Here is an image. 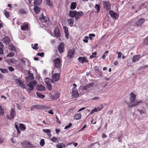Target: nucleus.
Returning <instances> with one entry per match:
<instances>
[{
    "label": "nucleus",
    "instance_id": "1",
    "mask_svg": "<svg viewBox=\"0 0 148 148\" xmlns=\"http://www.w3.org/2000/svg\"><path fill=\"white\" fill-rule=\"evenodd\" d=\"M136 98V95L134 94L133 92H131L130 95V100L131 103H130L128 105V107L129 108H132L138 105L140 103L142 102L141 100L139 101H135Z\"/></svg>",
    "mask_w": 148,
    "mask_h": 148
},
{
    "label": "nucleus",
    "instance_id": "2",
    "mask_svg": "<svg viewBox=\"0 0 148 148\" xmlns=\"http://www.w3.org/2000/svg\"><path fill=\"white\" fill-rule=\"evenodd\" d=\"M145 20L144 18H139L138 17L134 19L133 25L134 26L138 27L142 25L144 23Z\"/></svg>",
    "mask_w": 148,
    "mask_h": 148
},
{
    "label": "nucleus",
    "instance_id": "3",
    "mask_svg": "<svg viewBox=\"0 0 148 148\" xmlns=\"http://www.w3.org/2000/svg\"><path fill=\"white\" fill-rule=\"evenodd\" d=\"M51 99L53 100H56L60 96V93L57 90H53L50 93Z\"/></svg>",
    "mask_w": 148,
    "mask_h": 148
},
{
    "label": "nucleus",
    "instance_id": "4",
    "mask_svg": "<svg viewBox=\"0 0 148 148\" xmlns=\"http://www.w3.org/2000/svg\"><path fill=\"white\" fill-rule=\"evenodd\" d=\"M53 64L54 66L58 69L60 68L61 62L60 58H58L54 59L53 60Z\"/></svg>",
    "mask_w": 148,
    "mask_h": 148
},
{
    "label": "nucleus",
    "instance_id": "5",
    "mask_svg": "<svg viewBox=\"0 0 148 148\" xmlns=\"http://www.w3.org/2000/svg\"><path fill=\"white\" fill-rule=\"evenodd\" d=\"M37 84V82L36 81H32L28 83L27 84V86L29 87V88L27 89V91L32 90H33L34 87Z\"/></svg>",
    "mask_w": 148,
    "mask_h": 148
},
{
    "label": "nucleus",
    "instance_id": "6",
    "mask_svg": "<svg viewBox=\"0 0 148 148\" xmlns=\"http://www.w3.org/2000/svg\"><path fill=\"white\" fill-rule=\"evenodd\" d=\"M60 74L58 73H55L53 74L51 79V82L54 83L58 81L60 79Z\"/></svg>",
    "mask_w": 148,
    "mask_h": 148
},
{
    "label": "nucleus",
    "instance_id": "7",
    "mask_svg": "<svg viewBox=\"0 0 148 148\" xmlns=\"http://www.w3.org/2000/svg\"><path fill=\"white\" fill-rule=\"evenodd\" d=\"M15 81L16 83L19 86L23 89H26V87L23 81L20 79H16Z\"/></svg>",
    "mask_w": 148,
    "mask_h": 148
},
{
    "label": "nucleus",
    "instance_id": "8",
    "mask_svg": "<svg viewBox=\"0 0 148 148\" xmlns=\"http://www.w3.org/2000/svg\"><path fill=\"white\" fill-rule=\"evenodd\" d=\"M45 82L47 85V88H48L49 90H51L52 89L51 84V79H50L49 78L46 77L45 79Z\"/></svg>",
    "mask_w": 148,
    "mask_h": 148
},
{
    "label": "nucleus",
    "instance_id": "9",
    "mask_svg": "<svg viewBox=\"0 0 148 148\" xmlns=\"http://www.w3.org/2000/svg\"><path fill=\"white\" fill-rule=\"evenodd\" d=\"M103 5L104 8L106 10H109L111 9V5L108 1H103Z\"/></svg>",
    "mask_w": 148,
    "mask_h": 148
},
{
    "label": "nucleus",
    "instance_id": "10",
    "mask_svg": "<svg viewBox=\"0 0 148 148\" xmlns=\"http://www.w3.org/2000/svg\"><path fill=\"white\" fill-rule=\"evenodd\" d=\"M46 106H40L39 105H35L33 106L31 108L32 110H34L35 109L38 110L40 109H43L45 108Z\"/></svg>",
    "mask_w": 148,
    "mask_h": 148
},
{
    "label": "nucleus",
    "instance_id": "11",
    "mask_svg": "<svg viewBox=\"0 0 148 148\" xmlns=\"http://www.w3.org/2000/svg\"><path fill=\"white\" fill-rule=\"evenodd\" d=\"M31 72V71H29L28 73V76L26 77V79L27 81L32 80L34 78L33 75Z\"/></svg>",
    "mask_w": 148,
    "mask_h": 148
},
{
    "label": "nucleus",
    "instance_id": "12",
    "mask_svg": "<svg viewBox=\"0 0 148 148\" xmlns=\"http://www.w3.org/2000/svg\"><path fill=\"white\" fill-rule=\"evenodd\" d=\"M75 53V50L70 49L68 52L67 57L70 59H71L73 57V55Z\"/></svg>",
    "mask_w": 148,
    "mask_h": 148
},
{
    "label": "nucleus",
    "instance_id": "13",
    "mask_svg": "<svg viewBox=\"0 0 148 148\" xmlns=\"http://www.w3.org/2000/svg\"><path fill=\"white\" fill-rule=\"evenodd\" d=\"M10 41V39L6 36H5L2 39V42L4 44H7L9 43Z\"/></svg>",
    "mask_w": 148,
    "mask_h": 148
},
{
    "label": "nucleus",
    "instance_id": "14",
    "mask_svg": "<svg viewBox=\"0 0 148 148\" xmlns=\"http://www.w3.org/2000/svg\"><path fill=\"white\" fill-rule=\"evenodd\" d=\"M76 16L75 17V18L76 20L79 19L84 14V12L82 11L76 12Z\"/></svg>",
    "mask_w": 148,
    "mask_h": 148
},
{
    "label": "nucleus",
    "instance_id": "15",
    "mask_svg": "<svg viewBox=\"0 0 148 148\" xmlns=\"http://www.w3.org/2000/svg\"><path fill=\"white\" fill-rule=\"evenodd\" d=\"M76 11V10H70L69 12V16L70 17L73 18L75 17Z\"/></svg>",
    "mask_w": 148,
    "mask_h": 148
},
{
    "label": "nucleus",
    "instance_id": "16",
    "mask_svg": "<svg viewBox=\"0 0 148 148\" xmlns=\"http://www.w3.org/2000/svg\"><path fill=\"white\" fill-rule=\"evenodd\" d=\"M109 13L110 16L116 19L118 16V15L116 13L114 12L112 10H110L109 11Z\"/></svg>",
    "mask_w": 148,
    "mask_h": 148
},
{
    "label": "nucleus",
    "instance_id": "17",
    "mask_svg": "<svg viewBox=\"0 0 148 148\" xmlns=\"http://www.w3.org/2000/svg\"><path fill=\"white\" fill-rule=\"evenodd\" d=\"M64 44L63 43H61L58 46V51L60 53H62L64 51Z\"/></svg>",
    "mask_w": 148,
    "mask_h": 148
},
{
    "label": "nucleus",
    "instance_id": "18",
    "mask_svg": "<svg viewBox=\"0 0 148 148\" xmlns=\"http://www.w3.org/2000/svg\"><path fill=\"white\" fill-rule=\"evenodd\" d=\"M15 115V111L12 108L11 109L10 112V118H9V116L7 117L8 119H9L10 120H12L14 119V117Z\"/></svg>",
    "mask_w": 148,
    "mask_h": 148
},
{
    "label": "nucleus",
    "instance_id": "19",
    "mask_svg": "<svg viewBox=\"0 0 148 148\" xmlns=\"http://www.w3.org/2000/svg\"><path fill=\"white\" fill-rule=\"evenodd\" d=\"M94 83H91L85 86H82V89L87 90L88 88L92 87Z\"/></svg>",
    "mask_w": 148,
    "mask_h": 148
},
{
    "label": "nucleus",
    "instance_id": "20",
    "mask_svg": "<svg viewBox=\"0 0 148 148\" xmlns=\"http://www.w3.org/2000/svg\"><path fill=\"white\" fill-rule=\"evenodd\" d=\"M78 60L82 64L84 62H88V60L86 59L85 57H79L78 58Z\"/></svg>",
    "mask_w": 148,
    "mask_h": 148
},
{
    "label": "nucleus",
    "instance_id": "21",
    "mask_svg": "<svg viewBox=\"0 0 148 148\" xmlns=\"http://www.w3.org/2000/svg\"><path fill=\"white\" fill-rule=\"evenodd\" d=\"M21 146L24 147H30V144L27 141H23L21 143Z\"/></svg>",
    "mask_w": 148,
    "mask_h": 148
},
{
    "label": "nucleus",
    "instance_id": "22",
    "mask_svg": "<svg viewBox=\"0 0 148 148\" xmlns=\"http://www.w3.org/2000/svg\"><path fill=\"white\" fill-rule=\"evenodd\" d=\"M141 58L140 56L139 55H136L134 56L132 61L133 62H135L138 61Z\"/></svg>",
    "mask_w": 148,
    "mask_h": 148
},
{
    "label": "nucleus",
    "instance_id": "23",
    "mask_svg": "<svg viewBox=\"0 0 148 148\" xmlns=\"http://www.w3.org/2000/svg\"><path fill=\"white\" fill-rule=\"evenodd\" d=\"M102 108H100L99 107L95 108L94 109L92 110L90 113V114H91L95 112H98L100 111L102 109Z\"/></svg>",
    "mask_w": 148,
    "mask_h": 148
},
{
    "label": "nucleus",
    "instance_id": "24",
    "mask_svg": "<svg viewBox=\"0 0 148 148\" xmlns=\"http://www.w3.org/2000/svg\"><path fill=\"white\" fill-rule=\"evenodd\" d=\"M63 28L66 37L67 39H68V36L69 35L68 29L66 26H63Z\"/></svg>",
    "mask_w": 148,
    "mask_h": 148
},
{
    "label": "nucleus",
    "instance_id": "25",
    "mask_svg": "<svg viewBox=\"0 0 148 148\" xmlns=\"http://www.w3.org/2000/svg\"><path fill=\"white\" fill-rule=\"evenodd\" d=\"M55 36L56 37L59 36L60 35L59 29L58 28H56L54 31Z\"/></svg>",
    "mask_w": 148,
    "mask_h": 148
},
{
    "label": "nucleus",
    "instance_id": "26",
    "mask_svg": "<svg viewBox=\"0 0 148 148\" xmlns=\"http://www.w3.org/2000/svg\"><path fill=\"white\" fill-rule=\"evenodd\" d=\"M39 19L42 22H46L47 21V17L45 16L43 14H42L41 17Z\"/></svg>",
    "mask_w": 148,
    "mask_h": 148
},
{
    "label": "nucleus",
    "instance_id": "27",
    "mask_svg": "<svg viewBox=\"0 0 148 148\" xmlns=\"http://www.w3.org/2000/svg\"><path fill=\"white\" fill-rule=\"evenodd\" d=\"M43 132L46 133L48 136L51 137V131L50 130L48 129H43Z\"/></svg>",
    "mask_w": 148,
    "mask_h": 148
},
{
    "label": "nucleus",
    "instance_id": "28",
    "mask_svg": "<svg viewBox=\"0 0 148 148\" xmlns=\"http://www.w3.org/2000/svg\"><path fill=\"white\" fill-rule=\"evenodd\" d=\"M68 24L69 25H71L70 27L72 26V25L74 23V19L73 18H69L67 20Z\"/></svg>",
    "mask_w": 148,
    "mask_h": 148
},
{
    "label": "nucleus",
    "instance_id": "29",
    "mask_svg": "<svg viewBox=\"0 0 148 148\" xmlns=\"http://www.w3.org/2000/svg\"><path fill=\"white\" fill-rule=\"evenodd\" d=\"M34 9L35 13L36 14H38L40 12V10L39 7L36 6H34Z\"/></svg>",
    "mask_w": 148,
    "mask_h": 148
},
{
    "label": "nucleus",
    "instance_id": "30",
    "mask_svg": "<svg viewBox=\"0 0 148 148\" xmlns=\"http://www.w3.org/2000/svg\"><path fill=\"white\" fill-rule=\"evenodd\" d=\"M4 45L2 43L0 42V54H2L3 53V48Z\"/></svg>",
    "mask_w": 148,
    "mask_h": 148
},
{
    "label": "nucleus",
    "instance_id": "31",
    "mask_svg": "<svg viewBox=\"0 0 148 148\" xmlns=\"http://www.w3.org/2000/svg\"><path fill=\"white\" fill-rule=\"evenodd\" d=\"M21 28L22 30L27 29L28 28V25L27 24L23 25L21 26Z\"/></svg>",
    "mask_w": 148,
    "mask_h": 148
},
{
    "label": "nucleus",
    "instance_id": "32",
    "mask_svg": "<svg viewBox=\"0 0 148 148\" xmlns=\"http://www.w3.org/2000/svg\"><path fill=\"white\" fill-rule=\"evenodd\" d=\"M82 116L81 114L78 112L75 115L74 118L76 120L79 119Z\"/></svg>",
    "mask_w": 148,
    "mask_h": 148
},
{
    "label": "nucleus",
    "instance_id": "33",
    "mask_svg": "<svg viewBox=\"0 0 148 148\" xmlns=\"http://www.w3.org/2000/svg\"><path fill=\"white\" fill-rule=\"evenodd\" d=\"M38 90L40 91H43L45 90V88L44 86L42 85H38Z\"/></svg>",
    "mask_w": 148,
    "mask_h": 148
},
{
    "label": "nucleus",
    "instance_id": "34",
    "mask_svg": "<svg viewBox=\"0 0 148 148\" xmlns=\"http://www.w3.org/2000/svg\"><path fill=\"white\" fill-rule=\"evenodd\" d=\"M77 6L76 2H72L71 3L70 8L72 10L75 9Z\"/></svg>",
    "mask_w": 148,
    "mask_h": 148
},
{
    "label": "nucleus",
    "instance_id": "35",
    "mask_svg": "<svg viewBox=\"0 0 148 148\" xmlns=\"http://www.w3.org/2000/svg\"><path fill=\"white\" fill-rule=\"evenodd\" d=\"M42 2V0H34V4L37 5H40Z\"/></svg>",
    "mask_w": 148,
    "mask_h": 148
},
{
    "label": "nucleus",
    "instance_id": "36",
    "mask_svg": "<svg viewBox=\"0 0 148 148\" xmlns=\"http://www.w3.org/2000/svg\"><path fill=\"white\" fill-rule=\"evenodd\" d=\"M51 141L54 143H58V138L53 137L51 139Z\"/></svg>",
    "mask_w": 148,
    "mask_h": 148
},
{
    "label": "nucleus",
    "instance_id": "37",
    "mask_svg": "<svg viewBox=\"0 0 148 148\" xmlns=\"http://www.w3.org/2000/svg\"><path fill=\"white\" fill-rule=\"evenodd\" d=\"M19 128L21 131H23L25 130L26 127L23 124L21 123L19 124Z\"/></svg>",
    "mask_w": 148,
    "mask_h": 148
},
{
    "label": "nucleus",
    "instance_id": "38",
    "mask_svg": "<svg viewBox=\"0 0 148 148\" xmlns=\"http://www.w3.org/2000/svg\"><path fill=\"white\" fill-rule=\"evenodd\" d=\"M9 49L11 51H15L16 50V48L12 45H11L9 46Z\"/></svg>",
    "mask_w": 148,
    "mask_h": 148
},
{
    "label": "nucleus",
    "instance_id": "39",
    "mask_svg": "<svg viewBox=\"0 0 148 148\" xmlns=\"http://www.w3.org/2000/svg\"><path fill=\"white\" fill-rule=\"evenodd\" d=\"M36 95L38 97L42 99L44 98L45 97V95L42 94L38 92H36Z\"/></svg>",
    "mask_w": 148,
    "mask_h": 148
},
{
    "label": "nucleus",
    "instance_id": "40",
    "mask_svg": "<svg viewBox=\"0 0 148 148\" xmlns=\"http://www.w3.org/2000/svg\"><path fill=\"white\" fill-rule=\"evenodd\" d=\"M95 8L97 10V12H98L100 10V6L99 4H97L95 5Z\"/></svg>",
    "mask_w": 148,
    "mask_h": 148
},
{
    "label": "nucleus",
    "instance_id": "41",
    "mask_svg": "<svg viewBox=\"0 0 148 148\" xmlns=\"http://www.w3.org/2000/svg\"><path fill=\"white\" fill-rule=\"evenodd\" d=\"M20 60L21 62L23 63L24 65L26 64L25 63L26 62V61H28V60L25 58L21 59Z\"/></svg>",
    "mask_w": 148,
    "mask_h": 148
},
{
    "label": "nucleus",
    "instance_id": "42",
    "mask_svg": "<svg viewBox=\"0 0 148 148\" xmlns=\"http://www.w3.org/2000/svg\"><path fill=\"white\" fill-rule=\"evenodd\" d=\"M4 114V110L2 108L1 106L0 105V115H3Z\"/></svg>",
    "mask_w": 148,
    "mask_h": 148
},
{
    "label": "nucleus",
    "instance_id": "43",
    "mask_svg": "<svg viewBox=\"0 0 148 148\" xmlns=\"http://www.w3.org/2000/svg\"><path fill=\"white\" fill-rule=\"evenodd\" d=\"M19 12L21 14H25L26 13L25 10L23 9H20L19 10Z\"/></svg>",
    "mask_w": 148,
    "mask_h": 148
},
{
    "label": "nucleus",
    "instance_id": "44",
    "mask_svg": "<svg viewBox=\"0 0 148 148\" xmlns=\"http://www.w3.org/2000/svg\"><path fill=\"white\" fill-rule=\"evenodd\" d=\"M94 69L95 71H98L100 73H101V69H99V67L98 66H95L94 67Z\"/></svg>",
    "mask_w": 148,
    "mask_h": 148
},
{
    "label": "nucleus",
    "instance_id": "45",
    "mask_svg": "<svg viewBox=\"0 0 148 148\" xmlns=\"http://www.w3.org/2000/svg\"><path fill=\"white\" fill-rule=\"evenodd\" d=\"M40 145L41 147H43L45 144V140L44 139H42L40 142Z\"/></svg>",
    "mask_w": 148,
    "mask_h": 148
},
{
    "label": "nucleus",
    "instance_id": "46",
    "mask_svg": "<svg viewBox=\"0 0 148 148\" xmlns=\"http://www.w3.org/2000/svg\"><path fill=\"white\" fill-rule=\"evenodd\" d=\"M97 118L96 117H94L92 119L91 123L92 124H95L96 123V119Z\"/></svg>",
    "mask_w": 148,
    "mask_h": 148
},
{
    "label": "nucleus",
    "instance_id": "47",
    "mask_svg": "<svg viewBox=\"0 0 148 148\" xmlns=\"http://www.w3.org/2000/svg\"><path fill=\"white\" fill-rule=\"evenodd\" d=\"M14 55V53L12 52H10L7 55V57H13Z\"/></svg>",
    "mask_w": 148,
    "mask_h": 148
},
{
    "label": "nucleus",
    "instance_id": "48",
    "mask_svg": "<svg viewBox=\"0 0 148 148\" xmlns=\"http://www.w3.org/2000/svg\"><path fill=\"white\" fill-rule=\"evenodd\" d=\"M0 70L3 73H7L8 72V70L6 69H0Z\"/></svg>",
    "mask_w": 148,
    "mask_h": 148
},
{
    "label": "nucleus",
    "instance_id": "49",
    "mask_svg": "<svg viewBox=\"0 0 148 148\" xmlns=\"http://www.w3.org/2000/svg\"><path fill=\"white\" fill-rule=\"evenodd\" d=\"M46 3L47 5H48L49 6H52V3L50 0H49L46 2Z\"/></svg>",
    "mask_w": 148,
    "mask_h": 148
},
{
    "label": "nucleus",
    "instance_id": "50",
    "mask_svg": "<svg viewBox=\"0 0 148 148\" xmlns=\"http://www.w3.org/2000/svg\"><path fill=\"white\" fill-rule=\"evenodd\" d=\"M89 36L90 39L91 40L92 39V37H94L95 36V34H89Z\"/></svg>",
    "mask_w": 148,
    "mask_h": 148
},
{
    "label": "nucleus",
    "instance_id": "51",
    "mask_svg": "<svg viewBox=\"0 0 148 148\" xmlns=\"http://www.w3.org/2000/svg\"><path fill=\"white\" fill-rule=\"evenodd\" d=\"M88 36H85L84 38V39H83V41L84 42L87 43L88 42Z\"/></svg>",
    "mask_w": 148,
    "mask_h": 148
},
{
    "label": "nucleus",
    "instance_id": "52",
    "mask_svg": "<svg viewBox=\"0 0 148 148\" xmlns=\"http://www.w3.org/2000/svg\"><path fill=\"white\" fill-rule=\"evenodd\" d=\"M4 14L5 16L7 18H8L9 17L10 14L8 12L6 11H5Z\"/></svg>",
    "mask_w": 148,
    "mask_h": 148
},
{
    "label": "nucleus",
    "instance_id": "53",
    "mask_svg": "<svg viewBox=\"0 0 148 148\" xmlns=\"http://www.w3.org/2000/svg\"><path fill=\"white\" fill-rule=\"evenodd\" d=\"M38 44L37 43H36L34 45V46H33L32 48L34 49H37L38 48Z\"/></svg>",
    "mask_w": 148,
    "mask_h": 148
},
{
    "label": "nucleus",
    "instance_id": "54",
    "mask_svg": "<svg viewBox=\"0 0 148 148\" xmlns=\"http://www.w3.org/2000/svg\"><path fill=\"white\" fill-rule=\"evenodd\" d=\"M72 125V123H69V124L68 125L66 126L65 127L64 129H68V128H70V127H71V126Z\"/></svg>",
    "mask_w": 148,
    "mask_h": 148
},
{
    "label": "nucleus",
    "instance_id": "55",
    "mask_svg": "<svg viewBox=\"0 0 148 148\" xmlns=\"http://www.w3.org/2000/svg\"><path fill=\"white\" fill-rule=\"evenodd\" d=\"M99 99H100V98L99 97H94L91 98V100H95V101H97V100H99Z\"/></svg>",
    "mask_w": 148,
    "mask_h": 148
},
{
    "label": "nucleus",
    "instance_id": "56",
    "mask_svg": "<svg viewBox=\"0 0 148 148\" xmlns=\"http://www.w3.org/2000/svg\"><path fill=\"white\" fill-rule=\"evenodd\" d=\"M37 55L41 57H43L44 55V53L43 52L38 53Z\"/></svg>",
    "mask_w": 148,
    "mask_h": 148
},
{
    "label": "nucleus",
    "instance_id": "57",
    "mask_svg": "<svg viewBox=\"0 0 148 148\" xmlns=\"http://www.w3.org/2000/svg\"><path fill=\"white\" fill-rule=\"evenodd\" d=\"M144 44L147 45H148V37L146 38L144 41Z\"/></svg>",
    "mask_w": 148,
    "mask_h": 148
},
{
    "label": "nucleus",
    "instance_id": "58",
    "mask_svg": "<svg viewBox=\"0 0 148 148\" xmlns=\"http://www.w3.org/2000/svg\"><path fill=\"white\" fill-rule=\"evenodd\" d=\"M8 69L11 72L13 71L14 70V68L11 66H9L8 67Z\"/></svg>",
    "mask_w": 148,
    "mask_h": 148
},
{
    "label": "nucleus",
    "instance_id": "59",
    "mask_svg": "<svg viewBox=\"0 0 148 148\" xmlns=\"http://www.w3.org/2000/svg\"><path fill=\"white\" fill-rule=\"evenodd\" d=\"M61 143H59L56 145V147L57 148H62V146H61Z\"/></svg>",
    "mask_w": 148,
    "mask_h": 148
},
{
    "label": "nucleus",
    "instance_id": "60",
    "mask_svg": "<svg viewBox=\"0 0 148 148\" xmlns=\"http://www.w3.org/2000/svg\"><path fill=\"white\" fill-rule=\"evenodd\" d=\"M137 110L140 112V114H143L144 113V111L142 110H138V109Z\"/></svg>",
    "mask_w": 148,
    "mask_h": 148
},
{
    "label": "nucleus",
    "instance_id": "61",
    "mask_svg": "<svg viewBox=\"0 0 148 148\" xmlns=\"http://www.w3.org/2000/svg\"><path fill=\"white\" fill-rule=\"evenodd\" d=\"M86 127V125H84L79 130V131H82L84 130Z\"/></svg>",
    "mask_w": 148,
    "mask_h": 148
},
{
    "label": "nucleus",
    "instance_id": "62",
    "mask_svg": "<svg viewBox=\"0 0 148 148\" xmlns=\"http://www.w3.org/2000/svg\"><path fill=\"white\" fill-rule=\"evenodd\" d=\"M121 52H119L118 53V58H121Z\"/></svg>",
    "mask_w": 148,
    "mask_h": 148
},
{
    "label": "nucleus",
    "instance_id": "63",
    "mask_svg": "<svg viewBox=\"0 0 148 148\" xmlns=\"http://www.w3.org/2000/svg\"><path fill=\"white\" fill-rule=\"evenodd\" d=\"M73 94L75 96L76 94H77V92H75L74 90H72Z\"/></svg>",
    "mask_w": 148,
    "mask_h": 148
},
{
    "label": "nucleus",
    "instance_id": "64",
    "mask_svg": "<svg viewBox=\"0 0 148 148\" xmlns=\"http://www.w3.org/2000/svg\"><path fill=\"white\" fill-rule=\"evenodd\" d=\"M57 134H58L60 132V130L59 129H56L55 130Z\"/></svg>",
    "mask_w": 148,
    "mask_h": 148
}]
</instances>
